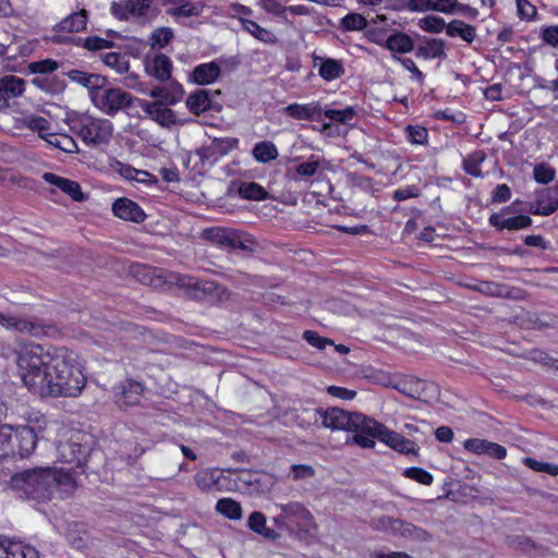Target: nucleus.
I'll return each mask as SVG.
<instances>
[{"label": "nucleus", "mask_w": 558, "mask_h": 558, "mask_svg": "<svg viewBox=\"0 0 558 558\" xmlns=\"http://www.w3.org/2000/svg\"><path fill=\"white\" fill-rule=\"evenodd\" d=\"M20 366L25 369L24 384L40 397L75 398L86 385L80 367L63 351L51 355L38 345L20 356Z\"/></svg>", "instance_id": "nucleus-1"}, {"label": "nucleus", "mask_w": 558, "mask_h": 558, "mask_svg": "<svg viewBox=\"0 0 558 558\" xmlns=\"http://www.w3.org/2000/svg\"><path fill=\"white\" fill-rule=\"evenodd\" d=\"M14 490L22 492L26 498L47 501L56 497L65 498L75 489V481L69 471L50 466H38L12 475L10 481Z\"/></svg>", "instance_id": "nucleus-2"}, {"label": "nucleus", "mask_w": 558, "mask_h": 558, "mask_svg": "<svg viewBox=\"0 0 558 558\" xmlns=\"http://www.w3.org/2000/svg\"><path fill=\"white\" fill-rule=\"evenodd\" d=\"M280 512L272 518L275 526L289 536L307 541L316 531V523L311 511L299 501L276 505Z\"/></svg>", "instance_id": "nucleus-3"}, {"label": "nucleus", "mask_w": 558, "mask_h": 558, "mask_svg": "<svg viewBox=\"0 0 558 558\" xmlns=\"http://www.w3.org/2000/svg\"><path fill=\"white\" fill-rule=\"evenodd\" d=\"M376 438L402 454L417 456L420 450L415 441L405 438L397 432L389 430L385 425L375 420L372 423L368 436L353 435L348 438L347 444H354L361 448H373Z\"/></svg>", "instance_id": "nucleus-4"}, {"label": "nucleus", "mask_w": 558, "mask_h": 558, "mask_svg": "<svg viewBox=\"0 0 558 558\" xmlns=\"http://www.w3.org/2000/svg\"><path fill=\"white\" fill-rule=\"evenodd\" d=\"M373 422V418L359 412H349L337 407L323 409L322 425L327 428L368 436Z\"/></svg>", "instance_id": "nucleus-5"}, {"label": "nucleus", "mask_w": 558, "mask_h": 558, "mask_svg": "<svg viewBox=\"0 0 558 558\" xmlns=\"http://www.w3.org/2000/svg\"><path fill=\"white\" fill-rule=\"evenodd\" d=\"M93 105L107 116L113 117L119 111L129 109L134 104V97L120 87H113L109 80L94 93Z\"/></svg>", "instance_id": "nucleus-6"}, {"label": "nucleus", "mask_w": 558, "mask_h": 558, "mask_svg": "<svg viewBox=\"0 0 558 558\" xmlns=\"http://www.w3.org/2000/svg\"><path fill=\"white\" fill-rule=\"evenodd\" d=\"M71 130L83 140L84 143L92 146L109 143L113 125L107 119H94L90 117H82L73 121Z\"/></svg>", "instance_id": "nucleus-7"}, {"label": "nucleus", "mask_w": 558, "mask_h": 558, "mask_svg": "<svg viewBox=\"0 0 558 558\" xmlns=\"http://www.w3.org/2000/svg\"><path fill=\"white\" fill-rule=\"evenodd\" d=\"M0 325L7 329L27 333L35 338L44 336L51 337L59 332V328L51 322L37 317L22 318L13 315H5L0 312Z\"/></svg>", "instance_id": "nucleus-8"}, {"label": "nucleus", "mask_w": 558, "mask_h": 558, "mask_svg": "<svg viewBox=\"0 0 558 558\" xmlns=\"http://www.w3.org/2000/svg\"><path fill=\"white\" fill-rule=\"evenodd\" d=\"M175 284L192 292V296L198 301L217 302L222 300L227 289L211 280H196L185 276H174Z\"/></svg>", "instance_id": "nucleus-9"}, {"label": "nucleus", "mask_w": 558, "mask_h": 558, "mask_svg": "<svg viewBox=\"0 0 558 558\" xmlns=\"http://www.w3.org/2000/svg\"><path fill=\"white\" fill-rule=\"evenodd\" d=\"M38 440L39 435L34 427L20 425L16 428H13L11 426V458L19 457L24 459L29 457L35 451Z\"/></svg>", "instance_id": "nucleus-10"}, {"label": "nucleus", "mask_w": 558, "mask_h": 558, "mask_svg": "<svg viewBox=\"0 0 558 558\" xmlns=\"http://www.w3.org/2000/svg\"><path fill=\"white\" fill-rule=\"evenodd\" d=\"M89 447L83 445L80 437H71L64 441H60L57 446L58 459L60 462L83 466L89 454Z\"/></svg>", "instance_id": "nucleus-11"}, {"label": "nucleus", "mask_w": 558, "mask_h": 558, "mask_svg": "<svg viewBox=\"0 0 558 558\" xmlns=\"http://www.w3.org/2000/svg\"><path fill=\"white\" fill-rule=\"evenodd\" d=\"M239 145L234 137L214 138L210 144L204 145L196 150L203 165L214 166L221 157L228 155Z\"/></svg>", "instance_id": "nucleus-12"}, {"label": "nucleus", "mask_w": 558, "mask_h": 558, "mask_svg": "<svg viewBox=\"0 0 558 558\" xmlns=\"http://www.w3.org/2000/svg\"><path fill=\"white\" fill-rule=\"evenodd\" d=\"M142 383L134 379H125L113 387V401L121 410L136 405L143 393Z\"/></svg>", "instance_id": "nucleus-13"}, {"label": "nucleus", "mask_w": 558, "mask_h": 558, "mask_svg": "<svg viewBox=\"0 0 558 558\" xmlns=\"http://www.w3.org/2000/svg\"><path fill=\"white\" fill-rule=\"evenodd\" d=\"M239 480L247 494L255 496L268 493L275 485L274 476L263 471H242Z\"/></svg>", "instance_id": "nucleus-14"}, {"label": "nucleus", "mask_w": 558, "mask_h": 558, "mask_svg": "<svg viewBox=\"0 0 558 558\" xmlns=\"http://www.w3.org/2000/svg\"><path fill=\"white\" fill-rule=\"evenodd\" d=\"M558 209V183L538 191L535 205H532L530 213L539 216H550Z\"/></svg>", "instance_id": "nucleus-15"}, {"label": "nucleus", "mask_w": 558, "mask_h": 558, "mask_svg": "<svg viewBox=\"0 0 558 558\" xmlns=\"http://www.w3.org/2000/svg\"><path fill=\"white\" fill-rule=\"evenodd\" d=\"M112 211L116 217L135 223H141L146 219V214L141 206L126 197L116 199L112 204Z\"/></svg>", "instance_id": "nucleus-16"}, {"label": "nucleus", "mask_w": 558, "mask_h": 558, "mask_svg": "<svg viewBox=\"0 0 558 558\" xmlns=\"http://www.w3.org/2000/svg\"><path fill=\"white\" fill-rule=\"evenodd\" d=\"M489 225L494 227L496 230H509V231H518L522 229H527L532 226L533 220L527 215H517L513 217H502L501 214H492L489 219Z\"/></svg>", "instance_id": "nucleus-17"}, {"label": "nucleus", "mask_w": 558, "mask_h": 558, "mask_svg": "<svg viewBox=\"0 0 558 558\" xmlns=\"http://www.w3.org/2000/svg\"><path fill=\"white\" fill-rule=\"evenodd\" d=\"M145 70L149 76L160 82L171 80L172 61L163 53H157L151 60L146 58Z\"/></svg>", "instance_id": "nucleus-18"}, {"label": "nucleus", "mask_w": 558, "mask_h": 558, "mask_svg": "<svg viewBox=\"0 0 558 558\" xmlns=\"http://www.w3.org/2000/svg\"><path fill=\"white\" fill-rule=\"evenodd\" d=\"M72 82L87 88L90 100L100 85L107 82V76L95 73H87L81 70H70L64 73Z\"/></svg>", "instance_id": "nucleus-19"}, {"label": "nucleus", "mask_w": 558, "mask_h": 558, "mask_svg": "<svg viewBox=\"0 0 558 558\" xmlns=\"http://www.w3.org/2000/svg\"><path fill=\"white\" fill-rule=\"evenodd\" d=\"M43 179L47 183L60 189L75 202H83L85 199V195L82 192L81 185L76 181L59 177L52 172H45L43 174Z\"/></svg>", "instance_id": "nucleus-20"}, {"label": "nucleus", "mask_w": 558, "mask_h": 558, "mask_svg": "<svg viewBox=\"0 0 558 558\" xmlns=\"http://www.w3.org/2000/svg\"><path fill=\"white\" fill-rule=\"evenodd\" d=\"M221 69L216 61L198 64L191 73V80L197 85H208L218 80Z\"/></svg>", "instance_id": "nucleus-21"}, {"label": "nucleus", "mask_w": 558, "mask_h": 558, "mask_svg": "<svg viewBox=\"0 0 558 558\" xmlns=\"http://www.w3.org/2000/svg\"><path fill=\"white\" fill-rule=\"evenodd\" d=\"M284 112L296 120H312L319 121L323 110L317 104H291L284 108Z\"/></svg>", "instance_id": "nucleus-22"}, {"label": "nucleus", "mask_w": 558, "mask_h": 558, "mask_svg": "<svg viewBox=\"0 0 558 558\" xmlns=\"http://www.w3.org/2000/svg\"><path fill=\"white\" fill-rule=\"evenodd\" d=\"M266 515L260 511H253L247 519V527L268 541H278L280 533L266 525Z\"/></svg>", "instance_id": "nucleus-23"}, {"label": "nucleus", "mask_w": 558, "mask_h": 558, "mask_svg": "<svg viewBox=\"0 0 558 558\" xmlns=\"http://www.w3.org/2000/svg\"><path fill=\"white\" fill-rule=\"evenodd\" d=\"M88 20V12L85 9L74 12L58 23L53 31L66 32V33H78L86 28Z\"/></svg>", "instance_id": "nucleus-24"}, {"label": "nucleus", "mask_w": 558, "mask_h": 558, "mask_svg": "<svg viewBox=\"0 0 558 558\" xmlns=\"http://www.w3.org/2000/svg\"><path fill=\"white\" fill-rule=\"evenodd\" d=\"M25 90V81L15 75H5L0 78V99H9L20 97Z\"/></svg>", "instance_id": "nucleus-25"}, {"label": "nucleus", "mask_w": 558, "mask_h": 558, "mask_svg": "<svg viewBox=\"0 0 558 558\" xmlns=\"http://www.w3.org/2000/svg\"><path fill=\"white\" fill-rule=\"evenodd\" d=\"M423 45L415 50V56L424 59L446 58L445 41L440 38L420 37Z\"/></svg>", "instance_id": "nucleus-26"}, {"label": "nucleus", "mask_w": 558, "mask_h": 558, "mask_svg": "<svg viewBox=\"0 0 558 558\" xmlns=\"http://www.w3.org/2000/svg\"><path fill=\"white\" fill-rule=\"evenodd\" d=\"M317 61H319L318 73L325 81H333L344 74V68L340 60L314 57L315 65H317Z\"/></svg>", "instance_id": "nucleus-27"}, {"label": "nucleus", "mask_w": 558, "mask_h": 558, "mask_svg": "<svg viewBox=\"0 0 558 558\" xmlns=\"http://www.w3.org/2000/svg\"><path fill=\"white\" fill-rule=\"evenodd\" d=\"M396 536H401L417 543H428L433 538L432 534L423 527L416 526L413 523L401 519L399 521Z\"/></svg>", "instance_id": "nucleus-28"}, {"label": "nucleus", "mask_w": 558, "mask_h": 558, "mask_svg": "<svg viewBox=\"0 0 558 558\" xmlns=\"http://www.w3.org/2000/svg\"><path fill=\"white\" fill-rule=\"evenodd\" d=\"M185 104L187 109L196 116H199L201 113L210 110L213 107L210 93L207 89H198L190 94L186 98Z\"/></svg>", "instance_id": "nucleus-29"}, {"label": "nucleus", "mask_w": 558, "mask_h": 558, "mask_svg": "<svg viewBox=\"0 0 558 558\" xmlns=\"http://www.w3.org/2000/svg\"><path fill=\"white\" fill-rule=\"evenodd\" d=\"M385 48L396 53H407L414 50V41L408 34L395 31L386 38Z\"/></svg>", "instance_id": "nucleus-30"}, {"label": "nucleus", "mask_w": 558, "mask_h": 558, "mask_svg": "<svg viewBox=\"0 0 558 558\" xmlns=\"http://www.w3.org/2000/svg\"><path fill=\"white\" fill-rule=\"evenodd\" d=\"M446 34L452 38L460 37L468 44H471L476 37V29L461 20H453L446 27Z\"/></svg>", "instance_id": "nucleus-31"}, {"label": "nucleus", "mask_w": 558, "mask_h": 558, "mask_svg": "<svg viewBox=\"0 0 558 558\" xmlns=\"http://www.w3.org/2000/svg\"><path fill=\"white\" fill-rule=\"evenodd\" d=\"M0 558H38V551L20 542H8L7 547L0 550Z\"/></svg>", "instance_id": "nucleus-32"}, {"label": "nucleus", "mask_w": 558, "mask_h": 558, "mask_svg": "<svg viewBox=\"0 0 558 558\" xmlns=\"http://www.w3.org/2000/svg\"><path fill=\"white\" fill-rule=\"evenodd\" d=\"M253 158L260 163H267L278 158L279 153L276 145L270 141H262L252 149Z\"/></svg>", "instance_id": "nucleus-33"}, {"label": "nucleus", "mask_w": 558, "mask_h": 558, "mask_svg": "<svg viewBox=\"0 0 558 558\" xmlns=\"http://www.w3.org/2000/svg\"><path fill=\"white\" fill-rule=\"evenodd\" d=\"M238 193L244 199L265 201L269 198L268 192L256 182H240Z\"/></svg>", "instance_id": "nucleus-34"}, {"label": "nucleus", "mask_w": 558, "mask_h": 558, "mask_svg": "<svg viewBox=\"0 0 558 558\" xmlns=\"http://www.w3.org/2000/svg\"><path fill=\"white\" fill-rule=\"evenodd\" d=\"M295 420L299 426L308 428L318 424L319 420L323 421L322 408H301L296 410Z\"/></svg>", "instance_id": "nucleus-35"}, {"label": "nucleus", "mask_w": 558, "mask_h": 558, "mask_svg": "<svg viewBox=\"0 0 558 558\" xmlns=\"http://www.w3.org/2000/svg\"><path fill=\"white\" fill-rule=\"evenodd\" d=\"M216 510L230 520H239L242 517L240 502L231 498H221L216 504Z\"/></svg>", "instance_id": "nucleus-36"}, {"label": "nucleus", "mask_w": 558, "mask_h": 558, "mask_svg": "<svg viewBox=\"0 0 558 558\" xmlns=\"http://www.w3.org/2000/svg\"><path fill=\"white\" fill-rule=\"evenodd\" d=\"M45 141L49 145L69 154L78 151V147L75 141L65 134H48Z\"/></svg>", "instance_id": "nucleus-37"}, {"label": "nucleus", "mask_w": 558, "mask_h": 558, "mask_svg": "<svg viewBox=\"0 0 558 558\" xmlns=\"http://www.w3.org/2000/svg\"><path fill=\"white\" fill-rule=\"evenodd\" d=\"M204 5L201 2L190 3L187 0L179 7L167 10V14L173 17L197 16L203 12Z\"/></svg>", "instance_id": "nucleus-38"}, {"label": "nucleus", "mask_w": 558, "mask_h": 558, "mask_svg": "<svg viewBox=\"0 0 558 558\" xmlns=\"http://www.w3.org/2000/svg\"><path fill=\"white\" fill-rule=\"evenodd\" d=\"M486 155L482 150H476L473 154L469 155L463 160V169L464 171L475 178L482 177V171L480 169V165L485 160Z\"/></svg>", "instance_id": "nucleus-39"}, {"label": "nucleus", "mask_w": 558, "mask_h": 558, "mask_svg": "<svg viewBox=\"0 0 558 558\" xmlns=\"http://www.w3.org/2000/svg\"><path fill=\"white\" fill-rule=\"evenodd\" d=\"M102 61L107 66L114 69L120 74L126 73L130 69V63L125 54L118 52H108L104 54Z\"/></svg>", "instance_id": "nucleus-40"}, {"label": "nucleus", "mask_w": 558, "mask_h": 558, "mask_svg": "<svg viewBox=\"0 0 558 558\" xmlns=\"http://www.w3.org/2000/svg\"><path fill=\"white\" fill-rule=\"evenodd\" d=\"M367 20L360 13H349L340 21V27L345 32L362 31L366 28Z\"/></svg>", "instance_id": "nucleus-41"}, {"label": "nucleus", "mask_w": 558, "mask_h": 558, "mask_svg": "<svg viewBox=\"0 0 558 558\" xmlns=\"http://www.w3.org/2000/svg\"><path fill=\"white\" fill-rule=\"evenodd\" d=\"M400 519L388 515H380L372 519V526L389 535L396 536Z\"/></svg>", "instance_id": "nucleus-42"}, {"label": "nucleus", "mask_w": 558, "mask_h": 558, "mask_svg": "<svg viewBox=\"0 0 558 558\" xmlns=\"http://www.w3.org/2000/svg\"><path fill=\"white\" fill-rule=\"evenodd\" d=\"M243 28L253 35L256 39L264 43H275L276 37L269 31L259 26L256 22L251 20H242Z\"/></svg>", "instance_id": "nucleus-43"}, {"label": "nucleus", "mask_w": 558, "mask_h": 558, "mask_svg": "<svg viewBox=\"0 0 558 558\" xmlns=\"http://www.w3.org/2000/svg\"><path fill=\"white\" fill-rule=\"evenodd\" d=\"M418 26L421 29L427 33L439 34L448 24H446L445 20L440 16L436 15H427L418 21Z\"/></svg>", "instance_id": "nucleus-44"}, {"label": "nucleus", "mask_w": 558, "mask_h": 558, "mask_svg": "<svg viewBox=\"0 0 558 558\" xmlns=\"http://www.w3.org/2000/svg\"><path fill=\"white\" fill-rule=\"evenodd\" d=\"M23 123L29 130L37 132L40 138L45 140L48 136V134L43 135V131L50 130V122L46 118L29 114L23 118Z\"/></svg>", "instance_id": "nucleus-45"}, {"label": "nucleus", "mask_w": 558, "mask_h": 558, "mask_svg": "<svg viewBox=\"0 0 558 558\" xmlns=\"http://www.w3.org/2000/svg\"><path fill=\"white\" fill-rule=\"evenodd\" d=\"M323 113L325 118L342 124H349L350 121L356 116L354 107L351 106L341 110L326 109Z\"/></svg>", "instance_id": "nucleus-46"}, {"label": "nucleus", "mask_w": 558, "mask_h": 558, "mask_svg": "<svg viewBox=\"0 0 558 558\" xmlns=\"http://www.w3.org/2000/svg\"><path fill=\"white\" fill-rule=\"evenodd\" d=\"M556 170L547 162H539L534 166L533 178L539 184H548L554 181Z\"/></svg>", "instance_id": "nucleus-47"}, {"label": "nucleus", "mask_w": 558, "mask_h": 558, "mask_svg": "<svg viewBox=\"0 0 558 558\" xmlns=\"http://www.w3.org/2000/svg\"><path fill=\"white\" fill-rule=\"evenodd\" d=\"M154 112L151 119L163 128H170L178 123L174 111L163 107L162 102Z\"/></svg>", "instance_id": "nucleus-48"}, {"label": "nucleus", "mask_w": 558, "mask_h": 558, "mask_svg": "<svg viewBox=\"0 0 558 558\" xmlns=\"http://www.w3.org/2000/svg\"><path fill=\"white\" fill-rule=\"evenodd\" d=\"M174 35L169 27H159L151 33V48H165L172 39Z\"/></svg>", "instance_id": "nucleus-49"}, {"label": "nucleus", "mask_w": 558, "mask_h": 558, "mask_svg": "<svg viewBox=\"0 0 558 558\" xmlns=\"http://www.w3.org/2000/svg\"><path fill=\"white\" fill-rule=\"evenodd\" d=\"M402 474L404 477L426 486L430 485L434 480L432 473L418 466L408 468Z\"/></svg>", "instance_id": "nucleus-50"}, {"label": "nucleus", "mask_w": 558, "mask_h": 558, "mask_svg": "<svg viewBox=\"0 0 558 558\" xmlns=\"http://www.w3.org/2000/svg\"><path fill=\"white\" fill-rule=\"evenodd\" d=\"M11 440V425L0 426V461L5 460L12 456Z\"/></svg>", "instance_id": "nucleus-51"}, {"label": "nucleus", "mask_w": 558, "mask_h": 558, "mask_svg": "<svg viewBox=\"0 0 558 558\" xmlns=\"http://www.w3.org/2000/svg\"><path fill=\"white\" fill-rule=\"evenodd\" d=\"M523 463L527 468L532 469L535 472H543V473L550 474L553 476L558 475V465L557 464L537 461L530 457L524 458Z\"/></svg>", "instance_id": "nucleus-52"}, {"label": "nucleus", "mask_w": 558, "mask_h": 558, "mask_svg": "<svg viewBox=\"0 0 558 558\" xmlns=\"http://www.w3.org/2000/svg\"><path fill=\"white\" fill-rule=\"evenodd\" d=\"M59 69V63L52 59H45L28 64V70L34 74H50Z\"/></svg>", "instance_id": "nucleus-53"}, {"label": "nucleus", "mask_w": 558, "mask_h": 558, "mask_svg": "<svg viewBox=\"0 0 558 558\" xmlns=\"http://www.w3.org/2000/svg\"><path fill=\"white\" fill-rule=\"evenodd\" d=\"M405 133L409 142L412 144L424 145L427 143L428 132L424 126L408 125Z\"/></svg>", "instance_id": "nucleus-54"}, {"label": "nucleus", "mask_w": 558, "mask_h": 558, "mask_svg": "<svg viewBox=\"0 0 558 558\" xmlns=\"http://www.w3.org/2000/svg\"><path fill=\"white\" fill-rule=\"evenodd\" d=\"M319 159L312 155L307 161L299 163L295 167V172L302 178L313 177L319 169Z\"/></svg>", "instance_id": "nucleus-55"}, {"label": "nucleus", "mask_w": 558, "mask_h": 558, "mask_svg": "<svg viewBox=\"0 0 558 558\" xmlns=\"http://www.w3.org/2000/svg\"><path fill=\"white\" fill-rule=\"evenodd\" d=\"M83 47L89 51H98L116 47V43L98 36H90L84 39Z\"/></svg>", "instance_id": "nucleus-56"}, {"label": "nucleus", "mask_w": 558, "mask_h": 558, "mask_svg": "<svg viewBox=\"0 0 558 558\" xmlns=\"http://www.w3.org/2000/svg\"><path fill=\"white\" fill-rule=\"evenodd\" d=\"M170 83L168 86H166V90H167V96H166V105H175L177 102H179L183 95H184V89H183V86L177 82V81H173V80H169Z\"/></svg>", "instance_id": "nucleus-57"}, {"label": "nucleus", "mask_w": 558, "mask_h": 558, "mask_svg": "<svg viewBox=\"0 0 558 558\" xmlns=\"http://www.w3.org/2000/svg\"><path fill=\"white\" fill-rule=\"evenodd\" d=\"M303 339L308 344H311L312 347H314L318 350H324L326 348V345L333 344V341L331 339L322 337L318 335V332H316L314 330H305L303 332Z\"/></svg>", "instance_id": "nucleus-58"}, {"label": "nucleus", "mask_w": 558, "mask_h": 558, "mask_svg": "<svg viewBox=\"0 0 558 558\" xmlns=\"http://www.w3.org/2000/svg\"><path fill=\"white\" fill-rule=\"evenodd\" d=\"M315 475V470L310 464H293L290 468L289 476L294 481H303L312 478Z\"/></svg>", "instance_id": "nucleus-59"}, {"label": "nucleus", "mask_w": 558, "mask_h": 558, "mask_svg": "<svg viewBox=\"0 0 558 558\" xmlns=\"http://www.w3.org/2000/svg\"><path fill=\"white\" fill-rule=\"evenodd\" d=\"M227 228L222 227H211L204 229L202 232V238L204 240L210 241L214 244L220 245L223 243V236L227 232Z\"/></svg>", "instance_id": "nucleus-60"}, {"label": "nucleus", "mask_w": 558, "mask_h": 558, "mask_svg": "<svg viewBox=\"0 0 558 558\" xmlns=\"http://www.w3.org/2000/svg\"><path fill=\"white\" fill-rule=\"evenodd\" d=\"M517 2V9H518V15L522 20H534L537 11L536 8L530 3L527 0H515Z\"/></svg>", "instance_id": "nucleus-61"}, {"label": "nucleus", "mask_w": 558, "mask_h": 558, "mask_svg": "<svg viewBox=\"0 0 558 558\" xmlns=\"http://www.w3.org/2000/svg\"><path fill=\"white\" fill-rule=\"evenodd\" d=\"M421 195V190L416 185H408L402 189H398L393 192L392 198L397 202H402L408 198L418 197Z\"/></svg>", "instance_id": "nucleus-62"}, {"label": "nucleus", "mask_w": 558, "mask_h": 558, "mask_svg": "<svg viewBox=\"0 0 558 558\" xmlns=\"http://www.w3.org/2000/svg\"><path fill=\"white\" fill-rule=\"evenodd\" d=\"M130 14L133 16L145 15L149 9V0H125Z\"/></svg>", "instance_id": "nucleus-63"}, {"label": "nucleus", "mask_w": 558, "mask_h": 558, "mask_svg": "<svg viewBox=\"0 0 558 558\" xmlns=\"http://www.w3.org/2000/svg\"><path fill=\"white\" fill-rule=\"evenodd\" d=\"M488 440L480 438H470L464 441V448L475 454H485Z\"/></svg>", "instance_id": "nucleus-64"}]
</instances>
